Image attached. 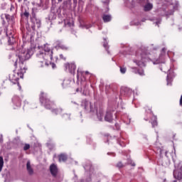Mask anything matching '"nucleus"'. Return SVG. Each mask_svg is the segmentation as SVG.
<instances>
[{"label":"nucleus","mask_w":182,"mask_h":182,"mask_svg":"<svg viewBox=\"0 0 182 182\" xmlns=\"http://www.w3.org/2000/svg\"><path fill=\"white\" fill-rule=\"evenodd\" d=\"M81 106H82V107H84V109H85V110H87V106H89V102H87V100H83V101L82 102Z\"/></svg>","instance_id":"21"},{"label":"nucleus","mask_w":182,"mask_h":182,"mask_svg":"<svg viewBox=\"0 0 182 182\" xmlns=\"http://www.w3.org/2000/svg\"><path fill=\"white\" fill-rule=\"evenodd\" d=\"M105 48H107V44H104Z\"/></svg>","instance_id":"43"},{"label":"nucleus","mask_w":182,"mask_h":182,"mask_svg":"<svg viewBox=\"0 0 182 182\" xmlns=\"http://www.w3.org/2000/svg\"><path fill=\"white\" fill-rule=\"evenodd\" d=\"M137 73L140 75V76H144V70H143V69H139L137 70Z\"/></svg>","instance_id":"24"},{"label":"nucleus","mask_w":182,"mask_h":182,"mask_svg":"<svg viewBox=\"0 0 182 182\" xmlns=\"http://www.w3.org/2000/svg\"><path fill=\"white\" fill-rule=\"evenodd\" d=\"M31 22L33 23V28H41V20L37 18L35 14L32 15Z\"/></svg>","instance_id":"3"},{"label":"nucleus","mask_w":182,"mask_h":182,"mask_svg":"<svg viewBox=\"0 0 182 182\" xmlns=\"http://www.w3.org/2000/svg\"><path fill=\"white\" fill-rule=\"evenodd\" d=\"M151 120H152L151 122L152 127H156V126H157V117L154 115L152 117Z\"/></svg>","instance_id":"17"},{"label":"nucleus","mask_w":182,"mask_h":182,"mask_svg":"<svg viewBox=\"0 0 182 182\" xmlns=\"http://www.w3.org/2000/svg\"><path fill=\"white\" fill-rule=\"evenodd\" d=\"M6 35L9 38L8 43H9V45H13V43L15 42V38H14V32L7 31Z\"/></svg>","instance_id":"6"},{"label":"nucleus","mask_w":182,"mask_h":182,"mask_svg":"<svg viewBox=\"0 0 182 182\" xmlns=\"http://www.w3.org/2000/svg\"><path fill=\"white\" fill-rule=\"evenodd\" d=\"M153 9V4L148 3L144 7V11L145 12H149V11H151Z\"/></svg>","instance_id":"14"},{"label":"nucleus","mask_w":182,"mask_h":182,"mask_svg":"<svg viewBox=\"0 0 182 182\" xmlns=\"http://www.w3.org/2000/svg\"><path fill=\"white\" fill-rule=\"evenodd\" d=\"M4 167V158L0 156V173L2 171V168Z\"/></svg>","instance_id":"23"},{"label":"nucleus","mask_w":182,"mask_h":182,"mask_svg":"<svg viewBox=\"0 0 182 182\" xmlns=\"http://www.w3.org/2000/svg\"><path fill=\"white\" fill-rule=\"evenodd\" d=\"M102 19L104 22H110V21H112V16L109 14H104L102 16Z\"/></svg>","instance_id":"15"},{"label":"nucleus","mask_w":182,"mask_h":182,"mask_svg":"<svg viewBox=\"0 0 182 182\" xmlns=\"http://www.w3.org/2000/svg\"><path fill=\"white\" fill-rule=\"evenodd\" d=\"M43 95H44L43 93H41V95L40 97V100L41 103L45 104V107H46V109H52V107H50V105H52V102H49V100H46V102L43 101V98L45 97Z\"/></svg>","instance_id":"4"},{"label":"nucleus","mask_w":182,"mask_h":182,"mask_svg":"<svg viewBox=\"0 0 182 182\" xmlns=\"http://www.w3.org/2000/svg\"><path fill=\"white\" fill-rule=\"evenodd\" d=\"M51 1H52L53 5H55V4H56V0H51Z\"/></svg>","instance_id":"38"},{"label":"nucleus","mask_w":182,"mask_h":182,"mask_svg":"<svg viewBox=\"0 0 182 182\" xmlns=\"http://www.w3.org/2000/svg\"><path fill=\"white\" fill-rule=\"evenodd\" d=\"M13 104L16 106L14 109L16 107H21V98L18 96H15L12 99Z\"/></svg>","instance_id":"7"},{"label":"nucleus","mask_w":182,"mask_h":182,"mask_svg":"<svg viewBox=\"0 0 182 182\" xmlns=\"http://www.w3.org/2000/svg\"><path fill=\"white\" fill-rule=\"evenodd\" d=\"M32 55H33V52L31 48L27 50L23 48L21 50H17L16 56L18 58L15 63V66H16L18 63V65H23V62H25V60H28V59H30Z\"/></svg>","instance_id":"2"},{"label":"nucleus","mask_w":182,"mask_h":182,"mask_svg":"<svg viewBox=\"0 0 182 182\" xmlns=\"http://www.w3.org/2000/svg\"><path fill=\"white\" fill-rule=\"evenodd\" d=\"M1 32H2V28H0V35H1Z\"/></svg>","instance_id":"44"},{"label":"nucleus","mask_w":182,"mask_h":182,"mask_svg":"<svg viewBox=\"0 0 182 182\" xmlns=\"http://www.w3.org/2000/svg\"><path fill=\"white\" fill-rule=\"evenodd\" d=\"M156 63H163V60H157Z\"/></svg>","instance_id":"35"},{"label":"nucleus","mask_w":182,"mask_h":182,"mask_svg":"<svg viewBox=\"0 0 182 182\" xmlns=\"http://www.w3.org/2000/svg\"><path fill=\"white\" fill-rule=\"evenodd\" d=\"M166 50H167L166 49V48H162V52H163L164 53H166Z\"/></svg>","instance_id":"37"},{"label":"nucleus","mask_w":182,"mask_h":182,"mask_svg":"<svg viewBox=\"0 0 182 182\" xmlns=\"http://www.w3.org/2000/svg\"><path fill=\"white\" fill-rule=\"evenodd\" d=\"M80 26L81 28H85V29H89V28H90V26H88L86 21H80Z\"/></svg>","instance_id":"19"},{"label":"nucleus","mask_w":182,"mask_h":182,"mask_svg":"<svg viewBox=\"0 0 182 182\" xmlns=\"http://www.w3.org/2000/svg\"><path fill=\"white\" fill-rule=\"evenodd\" d=\"M165 154H166V156H167V151H165Z\"/></svg>","instance_id":"48"},{"label":"nucleus","mask_w":182,"mask_h":182,"mask_svg":"<svg viewBox=\"0 0 182 182\" xmlns=\"http://www.w3.org/2000/svg\"><path fill=\"white\" fill-rule=\"evenodd\" d=\"M79 4H83V0H78Z\"/></svg>","instance_id":"39"},{"label":"nucleus","mask_w":182,"mask_h":182,"mask_svg":"<svg viewBox=\"0 0 182 182\" xmlns=\"http://www.w3.org/2000/svg\"><path fill=\"white\" fill-rule=\"evenodd\" d=\"M117 167H118V168H123V167H124V165L123 164V163H122V161H119L117 164Z\"/></svg>","instance_id":"25"},{"label":"nucleus","mask_w":182,"mask_h":182,"mask_svg":"<svg viewBox=\"0 0 182 182\" xmlns=\"http://www.w3.org/2000/svg\"><path fill=\"white\" fill-rule=\"evenodd\" d=\"M100 117H99V120L102 121V119H103V113L100 112Z\"/></svg>","instance_id":"33"},{"label":"nucleus","mask_w":182,"mask_h":182,"mask_svg":"<svg viewBox=\"0 0 182 182\" xmlns=\"http://www.w3.org/2000/svg\"><path fill=\"white\" fill-rule=\"evenodd\" d=\"M29 8L27 6H23L21 7V16L29 18Z\"/></svg>","instance_id":"5"},{"label":"nucleus","mask_w":182,"mask_h":182,"mask_svg":"<svg viewBox=\"0 0 182 182\" xmlns=\"http://www.w3.org/2000/svg\"><path fill=\"white\" fill-rule=\"evenodd\" d=\"M126 68H122V67H120V72L121 73H126Z\"/></svg>","instance_id":"30"},{"label":"nucleus","mask_w":182,"mask_h":182,"mask_svg":"<svg viewBox=\"0 0 182 182\" xmlns=\"http://www.w3.org/2000/svg\"><path fill=\"white\" fill-rule=\"evenodd\" d=\"M26 168L28 173L33 174V168H32V166H31V161H27Z\"/></svg>","instance_id":"13"},{"label":"nucleus","mask_w":182,"mask_h":182,"mask_svg":"<svg viewBox=\"0 0 182 182\" xmlns=\"http://www.w3.org/2000/svg\"><path fill=\"white\" fill-rule=\"evenodd\" d=\"M163 151H164L163 149H161V148L158 149L157 153H159L160 157H163V156H162Z\"/></svg>","instance_id":"26"},{"label":"nucleus","mask_w":182,"mask_h":182,"mask_svg":"<svg viewBox=\"0 0 182 182\" xmlns=\"http://www.w3.org/2000/svg\"><path fill=\"white\" fill-rule=\"evenodd\" d=\"M57 12H58V14H60V12H61L60 9H58Z\"/></svg>","instance_id":"41"},{"label":"nucleus","mask_w":182,"mask_h":182,"mask_svg":"<svg viewBox=\"0 0 182 182\" xmlns=\"http://www.w3.org/2000/svg\"><path fill=\"white\" fill-rule=\"evenodd\" d=\"M21 77H23V75H21Z\"/></svg>","instance_id":"50"},{"label":"nucleus","mask_w":182,"mask_h":182,"mask_svg":"<svg viewBox=\"0 0 182 182\" xmlns=\"http://www.w3.org/2000/svg\"><path fill=\"white\" fill-rule=\"evenodd\" d=\"M57 48H60L63 50H68L69 49V47L65 46V44L60 41L57 42Z\"/></svg>","instance_id":"12"},{"label":"nucleus","mask_w":182,"mask_h":182,"mask_svg":"<svg viewBox=\"0 0 182 182\" xmlns=\"http://www.w3.org/2000/svg\"><path fill=\"white\" fill-rule=\"evenodd\" d=\"M59 161H66L68 160V155L65 154H61L59 155Z\"/></svg>","instance_id":"16"},{"label":"nucleus","mask_w":182,"mask_h":182,"mask_svg":"<svg viewBox=\"0 0 182 182\" xmlns=\"http://www.w3.org/2000/svg\"><path fill=\"white\" fill-rule=\"evenodd\" d=\"M49 19H56V14L52 13V14L49 16Z\"/></svg>","instance_id":"27"},{"label":"nucleus","mask_w":182,"mask_h":182,"mask_svg":"<svg viewBox=\"0 0 182 182\" xmlns=\"http://www.w3.org/2000/svg\"><path fill=\"white\" fill-rule=\"evenodd\" d=\"M105 120L106 122H113V114L110 111H107L105 117Z\"/></svg>","instance_id":"10"},{"label":"nucleus","mask_w":182,"mask_h":182,"mask_svg":"<svg viewBox=\"0 0 182 182\" xmlns=\"http://www.w3.org/2000/svg\"><path fill=\"white\" fill-rule=\"evenodd\" d=\"M77 92H79V89H77Z\"/></svg>","instance_id":"51"},{"label":"nucleus","mask_w":182,"mask_h":182,"mask_svg":"<svg viewBox=\"0 0 182 182\" xmlns=\"http://www.w3.org/2000/svg\"><path fill=\"white\" fill-rule=\"evenodd\" d=\"M60 112H62V109H53V112L55 113V114H59V113H60Z\"/></svg>","instance_id":"29"},{"label":"nucleus","mask_w":182,"mask_h":182,"mask_svg":"<svg viewBox=\"0 0 182 182\" xmlns=\"http://www.w3.org/2000/svg\"><path fill=\"white\" fill-rule=\"evenodd\" d=\"M12 9H14V7H13V6L11 7V11H12Z\"/></svg>","instance_id":"45"},{"label":"nucleus","mask_w":182,"mask_h":182,"mask_svg":"<svg viewBox=\"0 0 182 182\" xmlns=\"http://www.w3.org/2000/svg\"><path fill=\"white\" fill-rule=\"evenodd\" d=\"M105 89L106 90H109V89H110V85H106Z\"/></svg>","instance_id":"36"},{"label":"nucleus","mask_w":182,"mask_h":182,"mask_svg":"<svg viewBox=\"0 0 182 182\" xmlns=\"http://www.w3.org/2000/svg\"><path fill=\"white\" fill-rule=\"evenodd\" d=\"M65 68L66 69H68L70 73H75V71L76 70V65H75V63L65 64Z\"/></svg>","instance_id":"8"},{"label":"nucleus","mask_w":182,"mask_h":182,"mask_svg":"<svg viewBox=\"0 0 182 182\" xmlns=\"http://www.w3.org/2000/svg\"><path fill=\"white\" fill-rule=\"evenodd\" d=\"M50 171L52 176H53L54 177L56 176V174H58V166H56V165L55 164H52L50 166Z\"/></svg>","instance_id":"11"},{"label":"nucleus","mask_w":182,"mask_h":182,"mask_svg":"<svg viewBox=\"0 0 182 182\" xmlns=\"http://www.w3.org/2000/svg\"><path fill=\"white\" fill-rule=\"evenodd\" d=\"M58 2H62V0H58Z\"/></svg>","instance_id":"47"},{"label":"nucleus","mask_w":182,"mask_h":182,"mask_svg":"<svg viewBox=\"0 0 182 182\" xmlns=\"http://www.w3.org/2000/svg\"><path fill=\"white\" fill-rule=\"evenodd\" d=\"M164 57L163 56V55H161L160 57H159V59H164Z\"/></svg>","instance_id":"42"},{"label":"nucleus","mask_w":182,"mask_h":182,"mask_svg":"<svg viewBox=\"0 0 182 182\" xmlns=\"http://www.w3.org/2000/svg\"><path fill=\"white\" fill-rule=\"evenodd\" d=\"M60 59H64L65 60V58H63V55H60Z\"/></svg>","instance_id":"40"},{"label":"nucleus","mask_w":182,"mask_h":182,"mask_svg":"<svg viewBox=\"0 0 182 182\" xmlns=\"http://www.w3.org/2000/svg\"><path fill=\"white\" fill-rule=\"evenodd\" d=\"M90 181H91L90 178L88 181H87V182H90Z\"/></svg>","instance_id":"46"},{"label":"nucleus","mask_w":182,"mask_h":182,"mask_svg":"<svg viewBox=\"0 0 182 182\" xmlns=\"http://www.w3.org/2000/svg\"><path fill=\"white\" fill-rule=\"evenodd\" d=\"M29 149H31V145L26 144L23 147V150L26 151V150H29Z\"/></svg>","instance_id":"28"},{"label":"nucleus","mask_w":182,"mask_h":182,"mask_svg":"<svg viewBox=\"0 0 182 182\" xmlns=\"http://www.w3.org/2000/svg\"><path fill=\"white\" fill-rule=\"evenodd\" d=\"M70 80H64L63 81V85H70Z\"/></svg>","instance_id":"32"},{"label":"nucleus","mask_w":182,"mask_h":182,"mask_svg":"<svg viewBox=\"0 0 182 182\" xmlns=\"http://www.w3.org/2000/svg\"><path fill=\"white\" fill-rule=\"evenodd\" d=\"M70 6H71L70 3H69V7H68V1H64L63 2V9H70Z\"/></svg>","instance_id":"22"},{"label":"nucleus","mask_w":182,"mask_h":182,"mask_svg":"<svg viewBox=\"0 0 182 182\" xmlns=\"http://www.w3.org/2000/svg\"><path fill=\"white\" fill-rule=\"evenodd\" d=\"M84 168H85V170H86V171H88V170L90 171L91 166H90V165L85 166L84 167Z\"/></svg>","instance_id":"31"},{"label":"nucleus","mask_w":182,"mask_h":182,"mask_svg":"<svg viewBox=\"0 0 182 182\" xmlns=\"http://www.w3.org/2000/svg\"><path fill=\"white\" fill-rule=\"evenodd\" d=\"M22 0H18V2H21Z\"/></svg>","instance_id":"49"},{"label":"nucleus","mask_w":182,"mask_h":182,"mask_svg":"<svg viewBox=\"0 0 182 182\" xmlns=\"http://www.w3.org/2000/svg\"><path fill=\"white\" fill-rule=\"evenodd\" d=\"M173 182H177V181H173Z\"/></svg>","instance_id":"52"},{"label":"nucleus","mask_w":182,"mask_h":182,"mask_svg":"<svg viewBox=\"0 0 182 182\" xmlns=\"http://www.w3.org/2000/svg\"><path fill=\"white\" fill-rule=\"evenodd\" d=\"M65 26H73V20H65Z\"/></svg>","instance_id":"20"},{"label":"nucleus","mask_w":182,"mask_h":182,"mask_svg":"<svg viewBox=\"0 0 182 182\" xmlns=\"http://www.w3.org/2000/svg\"><path fill=\"white\" fill-rule=\"evenodd\" d=\"M74 2V6H76L77 5V0H73Z\"/></svg>","instance_id":"34"},{"label":"nucleus","mask_w":182,"mask_h":182,"mask_svg":"<svg viewBox=\"0 0 182 182\" xmlns=\"http://www.w3.org/2000/svg\"><path fill=\"white\" fill-rule=\"evenodd\" d=\"M53 55V51L50 49V47L48 45H45L44 49L42 51H39L37 54L38 66H40V68H45V66L51 65L53 69H55V68H56V65L50 63Z\"/></svg>","instance_id":"1"},{"label":"nucleus","mask_w":182,"mask_h":182,"mask_svg":"<svg viewBox=\"0 0 182 182\" xmlns=\"http://www.w3.org/2000/svg\"><path fill=\"white\" fill-rule=\"evenodd\" d=\"M139 53H140L141 60L146 59V58L147 57V55L146 54V53H143L141 52V50L138 51V53H136V56H139Z\"/></svg>","instance_id":"18"},{"label":"nucleus","mask_w":182,"mask_h":182,"mask_svg":"<svg viewBox=\"0 0 182 182\" xmlns=\"http://www.w3.org/2000/svg\"><path fill=\"white\" fill-rule=\"evenodd\" d=\"M89 74V72L87 71H82L78 70H77V79H79V77H80V79H82V77H87Z\"/></svg>","instance_id":"9"}]
</instances>
